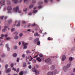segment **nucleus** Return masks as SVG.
I'll return each mask as SVG.
<instances>
[{
	"label": "nucleus",
	"mask_w": 75,
	"mask_h": 75,
	"mask_svg": "<svg viewBox=\"0 0 75 75\" xmlns=\"http://www.w3.org/2000/svg\"><path fill=\"white\" fill-rule=\"evenodd\" d=\"M65 59H66V56H65V55H64L62 57V60L64 61Z\"/></svg>",
	"instance_id": "10"
},
{
	"label": "nucleus",
	"mask_w": 75,
	"mask_h": 75,
	"mask_svg": "<svg viewBox=\"0 0 75 75\" xmlns=\"http://www.w3.org/2000/svg\"><path fill=\"white\" fill-rule=\"evenodd\" d=\"M28 14V15H31V14H32V13H29Z\"/></svg>",
	"instance_id": "59"
},
{
	"label": "nucleus",
	"mask_w": 75,
	"mask_h": 75,
	"mask_svg": "<svg viewBox=\"0 0 75 75\" xmlns=\"http://www.w3.org/2000/svg\"><path fill=\"white\" fill-rule=\"evenodd\" d=\"M2 57H5V55H4V54H2Z\"/></svg>",
	"instance_id": "53"
},
{
	"label": "nucleus",
	"mask_w": 75,
	"mask_h": 75,
	"mask_svg": "<svg viewBox=\"0 0 75 75\" xmlns=\"http://www.w3.org/2000/svg\"><path fill=\"white\" fill-rule=\"evenodd\" d=\"M30 59H31V60H32V59H33V58H32L31 56H30Z\"/></svg>",
	"instance_id": "60"
},
{
	"label": "nucleus",
	"mask_w": 75,
	"mask_h": 75,
	"mask_svg": "<svg viewBox=\"0 0 75 75\" xmlns=\"http://www.w3.org/2000/svg\"><path fill=\"white\" fill-rule=\"evenodd\" d=\"M14 48L15 50H16V49H17V46H14Z\"/></svg>",
	"instance_id": "42"
},
{
	"label": "nucleus",
	"mask_w": 75,
	"mask_h": 75,
	"mask_svg": "<svg viewBox=\"0 0 75 75\" xmlns=\"http://www.w3.org/2000/svg\"><path fill=\"white\" fill-rule=\"evenodd\" d=\"M25 54H23L22 57L23 58H24V57H25Z\"/></svg>",
	"instance_id": "36"
},
{
	"label": "nucleus",
	"mask_w": 75,
	"mask_h": 75,
	"mask_svg": "<svg viewBox=\"0 0 75 75\" xmlns=\"http://www.w3.org/2000/svg\"><path fill=\"white\" fill-rule=\"evenodd\" d=\"M32 1H33V3H35V2H36L35 1V0H32Z\"/></svg>",
	"instance_id": "43"
},
{
	"label": "nucleus",
	"mask_w": 75,
	"mask_h": 75,
	"mask_svg": "<svg viewBox=\"0 0 75 75\" xmlns=\"http://www.w3.org/2000/svg\"><path fill=\"white\" fill-rule=\"evenodd\" d=\"M8 23L10 24V23H11L12 22V20L11 19L8 20Z\"/></svg>",
	"instance_id": "17"
},
{
	"label": "nucleus",
	"mask_w": 75,
	"mask_h": 75,
	"mask_svg": "<svg viewBox=\"0 0 75 75\" xmlns=\"http://www.w3.org/2000/svg\"><path fill=\"white\" fill-rule=\"evenodd\" d=\"M14 12L15 13L17 12V11H18V13H21V11L20 10H19V7L18 6L16 8H14L13 9Z\"/></svg>",
	"instance_id": "1"
},
{
	"label": "nucleus",
	"mask_w": 75,
	"mask_h": 75,
	"mask_svg": "<svg viewBox=\"0 0 75 75\" xmlns=\"http://www.w3.org/2000/svg\"><path fill=\"white\" fill-rule=\"evenodd\" d=\"M22 45L24 46L23 47V49L24 50L25 48L26 49L27 48V45H28V43H25L24 42H22Z\"/></svg>",
	"instance_id": "4"
},
{
	"label": "nucleus",
	"mask_w": 75,
	"mask_h": 75,
	"mask_svg": "<svg viewBox=\"0 0 75 75\" xmlns=\"http://www.w3.org/2000/svg\"><path fill=\"white\" fill-rule=\"evenodd\" d=\"M38 4H42V2H39Z\"/></svg>",
	"instance_id": "54"
},
{
	"label": "nucleus",
	"mask_w": 75,
	"mask_h": 75,
	"mask_svg": "<svg viewBox=\"0 0 75 75\" xmlns=\"http://www.w3.org/2000/svg\"><path fill=\"white\" fill-rule=\"evenodd\" d=\"M47 40H51V41H52V40L53 39H52V38H51L49 37L48 38Z\"/></svg>",
	"instance_id": "22"
},
{
	"label": "nucleus",
	"mask_w": 75,
	"mask_h": 75,
	"mask_svg": "<svg viewBox=\"0 0 75 75\" xmlns=\"http://www.w3.org/2000/svg\"><path fill=\"white\" fill-rule=\"evenodd\" d=\"M13 70L15 71H16V69H14V67H13Z\"/></svg>",
	"instance_id": "51"
},
{
	"label": "nucleus",
	"mask_w": 75,
	"mask_h": 75,
	"mask_svg": "<svg viewBox=\"0 0 75 75\" xmlns=\"http://www.w3.org/2000/svg\"><path fill=\"white\" fill-rule=\"evenodd\" d=\"M15 23H20V21H16Z\"/></svg>",
	"instance_id": "39"
},
{
	"label": "nucleus",
	"mask_w": 75,
	"mask_h": 75,
	"mask_svg": "<svg viewBox=\"0 0 75 75\" xmlns=\"http://www.w3.org/2000/svg\"><path fill=\"white\" fill-rule=\"evenodd\" d=\"M4 17V16H1V20H3V18Z\"/></svg>",
	"instance_id": "40"
},
{
	"label": "nucleus",
	"mask_w": 75,
	"mask_h": 75,
	"mask_svg": "<svg viewBox=\"0 0 75 75\" xmlns=\"http://www.w3.org/2000/svg\"><path fill=\"white\" fill-rule=\"evenodd\" d=\"M6 46L7 48L8 47V44H6Z\"/></svg>",
	"instance_id": "48"
},
{
	"label": "nucleus",
	"mask_w": 75,
	"mask_h": 75,
	"mask_svg": "<svg viewBox=\"0 0 75 75\" xmlns=\"http://www.w3.org/2000/svg\"><path fill=\"white\" fill-rule=\"evenodd\" d=\"M22 23L23 24H25V23H26V22H25V21H23V22H22Z\"/></svg>",
	"instance_id": "50"
},
{
	"label": "nucleus",
	"mask_w": 75,
	"mask_h": 75,
	"mask_svg": "<svg viewBox=\"0 0 75 75\" xmlns=\"http://www.w3.org/2000/svg\"><path fill=\"white\" fill-rule=\"evenodd\" d=\"M45 62H46L48 63V64H51V60L50 59H46L45 60Z\"/></svg>",
	"instance_id": "6"
},
{
	"label": "nucleus",
	"mask_w": 75,
	"mask_h": 75,
	"mask_svg": "<svg viewBox=\"0 0 75 75\" xmlns=\"http://www.w3.org/2000/svg\"><path fill=\"white\" fill-rule=\"evenodd\" d=\"M26 63H23V66L24 67H26Z\"/></svg>",
	"instance_id": "28"
},
{
	"label": "nucleus",
	"mask_w": 75,
	"mask_h": 75,
	"mask_svg": "<svg viewBox=\"0 0 75 75\" xmlns=\"http://www.w3.org/2000/svg\"><path fill=\"white\" fill-rule=\"evenodd\" d=\"M31 26V24H29L28 25V27H30Z\"/></svg>",
	"instance_id": "57"
},
{
	"label": "nucleus",
	"mask_w": 75,
	"mask_h": 75,
	"mask_svg": "<svg viewBox=\"0 0 75 75\" xmlns=\"http://www.w3.org/2000/svg\"><path fill=\"white\" fill-rule=\"evenodd\" d=\"M33 63H35L36 62V60L35 59H33Z\"/></svg>",
	"instance_id": "32"
},
{
	"label": "nucleus",
	"mask_w": 75,
	"mask_h": 75,
	"mask_svg": "<svg viewBox=\"0 0 75 75\" xmlns=\"http://www.w3.org/2000/svg\"><path fill=\"white\" fill-rule=\"evenodd\" d=\"M18 33L17 32H15L14 33V34H15L16 35H17L18 34Z\"/></svg>",
	"instance_id": "30"
},
{
	"label": "nucleus",
	"mask_w": 75,
	"mask_h": 75,
	"mask_svg": "<svg viewBox=\"0 0 75 75\" xmlns=\"http://www.w3.org/2000/svg\"><path fill=\"white\" fill-rule=\"evenodd\" d=\"M27 8H26L25 9H23V11H27Z\"/></svg>",
	"instance_id": "52"
},
{
	"label": "nucleus",
	"mask_w": 75,
	"mask_h": 75,
	"mask_svg": "<svg viewBox=\"0 0 75 75\" xmlns=\"http://www.w3.org/2000/svg\"><path fill=\"white\" fill-rule=\"evenodd\" d=\"M1 37H4V35L3 34H2L1 35Z\"/></svg>",
	"instance_id": "58"
},
{
	"label": "nucleus",
	"mask_w": 75,
	"mask_h": 75,
	"mask_svg": "<svg viewBox=\"0 0 75 75\" xmlns=\"http://www.w3.org/2000/svg\"><path fill=\"white\" fill-rule=\"evenodd\" d=\"M6 39L7 40H10V37H8L6 38Z\"/></svg>",
	"instance_id": "46"
},
{
	"label": "nucleus",
	"mask_w": 75,
	"mask_h": 75,
	"mask_svg": "<svg viewBox=\"0 0 75 75\" xmlns=\"http://www.w3.org/2000/svg\"><path fill=\"white\" fill-rule=\"evenodd\" d=\"M71 63H69L67 64L66 67H63V70L65 71V72H66V71H67V68H69V67L70 66H71Z\"/></svg>",
	"instance_id": "2"
},
{
	"label": "nucleus",
	"mask_w": 75,
	"mask_h": 75,
	"mask_svg": "<svg viewBox=\"0 0 75 75\" xmlns=\"http://www.w3.org/2000/svg\"><path fill=\"white\" fill-rule=\"evenodd\" d=\"M20 23H18L16 25L17 27H18V26H20Z\"/></svg>",
	"instance_id": "41"
},
{
	"label": "nucleus",
	"mask_w": 75,
	"mask_h": 75,
	"mask_svg": "<svg viewBox=\"0 0 75 75\" xmlns=\"http://www.w3.org/2000/svg\"><path fill=\"white\" fill-rule=\"evenodd\" d=\"M7 51H10V48H9V47L7 48Z\"/></svg>",
	"instance_id": "47"
},
{
	"label": "nucleus",
	"mask_w": 75,
	"mask_h": 75,
	"mask_svg": "<svg viewBox=\"0 0 75 75\" xmlns=\"http://www.w3.org/2000/svg\"><path fill=\"white\" fill-rule=\"evenodd\" d=\"M37 7H35L34 8V9H37Z\"/></svg>",
	"instance_id": "61"
},
{
	"label": "nucleus",
	"mask_w": 75,
	"mask_h": 75,
	"mask_svg": "<svg viewBox=\"0 0 75 75\" xmlns=\"http://www.w3.org/2000/svg\"><path fill=\"white\" fill-rule=\"evenodd\" d=\"M40 42L39 41L37 42V45H40Z\"/></svg>",
	"instance_id": "27"
},
{
	"label": "nucleus",
	"mask_w": 75,
	"mask_h": 75,
	"mask_svg": "<svg viewBox=\"0 0 75 75\" xmlns=\"http://www.w3.org/2000/svg\"><path fill=\"white\" fill-rule=\"evenodd\" d=\"M23 33H20L19 35V36L20 37H21L23 36Z\"/></svg>",
	"instance_id": "35"
},
{
	"label": "nucleus",
	"mask_w": 75,
	"mask_h": 75,
	"mask_svg": "<svg viewBox=\"0 0 75 75\" xmlns=\"http://www.w3.org/2000/svg\"><path fill=\"white\" fill-rule=\"evenodd\" d=\"M73 72H75V68H74L73 69Z\"/></svg>",
	"instance_id": "62"
},
{
	"label": "nucleus",
	"mask_w": 75,
	"mask_h": 75,
	"mask_svg": "<svg viewBox=\"0 0 75 75\" xmlns=\"http://www.w3.org/2000/svg\"><path fill=\"white\" fill-rule=\"evenodd\" d=\"M19 60H20V58H18L17 60V62H18L19 61Z\"/></svg>",
	"instance_id": "37"
},
{
	"label": "nucleus",
	"mask_w": 75,
	"mask_h": 75,
	"mask_svg": "<svg viewBox=\"0 0 75 75\" xmlns=\"http://www.w3.org/2000/svg\"><path fill=\"white\" fill-rule=\"evenodd\" d=\"M47 75H53V74L52 72H49L47 73Z\"/></svg>",
	"instance_id": "11"
},
{
	"label": "nucleus",
	"mask_w": 75,
	"mask_h": 75,
	"mask_svg": "<svg viewBox=\"0 0 75 75\" xmlns=\"http://www.w3.org/2000/svg\"><path fill=\"white\" fill-rule=\"evenodd\" d=\"M7 10H9L8 11V13H11V11H10L12 10L11 7V6H8L7 8Z\"/></svg>",
	"instance_id": "5"
},
{
	"label": "nucleus",
	"mask_w": 75,
	"mask_h": 75,
	"mask_svg": "<svg viewBox=\"0 0 75 75\" xmlns=\"http://www.w3.org/2000/svg\"><path fill=\"white\" fill-rule=\"evenodd\" d=\"M19 72V69L18 68L16 70V72Z\"/></svg>",
	"instance_id": "45"
},
{
	"label": "nucleus",
	"mask_w": 75,
	"mask_h": 75,
	"mask_svg": "<svg viewBox=\"0 0 75 75\" xmlns=\"http://www.w3.org/2000/svg\"><path fill=\"white\" fill-rule=\"evenodd\" d=\"M38 11V10H34L33 11V13H37Z\"/></svg>",
	"instance_id": "16"
},
{
	"label": "nucleus",
	"mask_w": 75,
	"mask_h": 75,
	"mask_svg": "<svg viewBox=\"0 0 75 75\" xmlns=\"http://www.w3.org/2000/svg\"><path fill=\"white\" fill-rule=\"evenodd\" d=\"M52 73L53 75H55L57 73V70H55L52 72Z\"/></svg>",
	"instance_id": "9"
},
{
	"label": "nucleus",
	"mask_w": 75,
	"mask_h": 75,
	"mask_svg": "<svg viewBox=\"0 0 75 75\" xmlns=\"http://www.w3.org/2000/svg\"><path fill=\"white\" fill-rule=\"evenodd\" d=\"M13 57H17V54L15 53L13 54Z\"/></svg>",
	"instance_id": "18"
},
{
	"label": "nucleus",
	"mask_w": 75,
	"mask_h": 75,
	"mask_svg": "<svg viewBox=\"0 0 75 75\" xmlns=\"http://www.w3.org/2000/svg\"><path fill=\"white\" fill-rule=\"evenodd\" d=\"M35 74L36 75H38V74H40V72L39 71L36 70V71L35 72Z\"/></svg>",
	"instance_id": "13"
},
{
	"label": "nucleus",
	"mask_w": 75,
	"mask_h": 75,
	"mask_svg": "<svg viewBox=\"0 0 75 75\" xmlns=\"http://www.w3.org/2000/svg\"><path fill=\"white\" fill-rule=\"evenodd\" d=\"M38 8H42V6H40L38 7Z\"/></svg>",
	"instance_id": "49"
},
{
	"label": "nucleus",
	"mask_w": 75,
	"mask_h": 75,
	"mask_svg": "<svg viewBox=\"0 0 75 75\" xmlns=\"http://www.w3.org/2000/svg\"><path fill=\"white\" fill-rule=\"evenodd\" d=\"M14 39H15V40H17L18 38V36H16L14 38Z\"/></svg>",
	"instance_id": "19"
},
{
	"label": "nucleus",
	"mask_w": 75,
	"mask_h": 75,
	"mask_svg": "<svg viewBox=\"0 0 75 75\" xmlns=\"http://www.w3.org/2000/svg\"><path fill=\"white\" fill-rule=\"evenodd\" d=\"M55 66H52L51 67V69H54Z\"/></svg>",
	"instance_id": "23"
},
{
	"label": "nucleus",
	"mask_w": 75,
	"mask_h": 75,
	"mask_svg": "<svg viewBox=\"0 0 75 75\" xmlns=\"http://www.w3.org/2000/svg\"><path fill=\"white\" fill-rule=\"evenodd\" d=\"M28 68H29V69H31V66L30 65V66L28 67Z\"/></svg>",
	"instance_id": "55"
},
{
	"label": "nucleus",
	"mask_w": 75,
	"mask_h": 75,
	"mask_svg": "<svg viewBox=\"0 0 75 75\" xmlns=\"http://www.w3.org/2000/svg\"><path fill=\"white\" fill-rule=\"evenodd\" d=\"M24 72L23 71H21L19 73L20 75H23Z\"/></svg>",
	"instance_id": "15"
},
{
	"label": "nucleus",
	"mask_w": 75,
	"mask_h": 75,
	"mask_svg": "<svg viewBox=\"0 0 75 75\" xmlns=\"http://www.w3.org/2000/svg\"><path fill=\"white\" fill-rule=\"evenodd\" d=\"M11 67H13V66H14V64H11Z\"/></svg>",
	"instance_id": "44"
},
{
	"label": "nucleus",
	"mask_w": 75,
	"mask_h": 75,
	"mask_svg": "<svg viewBox=\"0 0 75 75\" xmlns=\"http://www.w3.org/2000/svg\"><path fill=\"white\" fill-rule=\"evenodd\" d=\"M39 56L40 57H43V55H42V54H39Z\"/></svg>",
	"instance_id": "33"
},
{
	"label": "nucleus",
	"mask_w": 75,
	"mask_h": 75,
	"mask_svg": "<svg viewBox=\"0 0 75 75\" xmlns=\"http://www.w3.org/2000/svg\"><path fill=\"white\" fill-rule=\"evenodd\" d=\"M13 1L15 3H16L18 2V1H17V0H13Z\"/></svg>",
	"instance_id": "21"
},
{
	"label": "nucleus",
	"mask_w": 75,
	"mask_h": 75,
	"mask_svg": "<svg viewBox=\"0 0 75 75\" xmlns=\"http://www.w3.org/2000/svg\"><path fill=\"white\" fill-rule=\"evenodd\" d=\"M32 71H33V72H35L37 71V69H35V68H33L32 69Z\"/></svg>",
	"instance_id": "14"
},
{
	"label": "nucleus",
	"mask_w": 75,
	"mask_h": 75,
	"mask_svg": "<svg viewBox=\"0 0 75 75\" xmlns=\"http://www.w3.org/2000/svg\"><path fill=\"white\" fill-rule=\"evenodd\" d=\"M8 64H6L5 66V67L6 69V72L7 74L8 72H10V71H11V69H8L7 71V68H8Z\"/></svg>",
	"instance_id": "3"
},
{
	"label": "nucleus",
	"mask_w": 75,
	"mask_h": 75,
	"mask_svg": "<svg viewBox=\"0 0 75 75\" xmlns=\"http://www.w3.org/2000/svg\"><path fill=\"white\" fill-rule=\"evenodd\" d=\"M69 60H70V61H72V60H73V59H74V58H73L72 57H71L69 58Z\"/></svg>",
	"instance_id": "20"
},
{
	"label": "nucleus",
	"mask_w": 75,
	"mask_h": 75,
	"mask_svg": "<svg viewBox=\"0 0 75 75\" xmlns=\"http://www.w3.org/2000/svg\"><path fill=\"white\" fill-rule=\"evenodd\" d=\"M44 1L45 3H47L48 2V1L47 0H45Z\"/></svg>",
	"instance_id": "56"
},
{
	"label": "nucleus",
	"mask_w": 75,
	"mask_h": 75,
	"mask_svg": "<svg viewBox=\"0 0 75 75\" xmlns=\"http://www.w3.org/2000/svg\"><path fill=\"white\" fill-rule=\"evenodd\" d=\"M7 34H5L4 35V37H5L6 38V37H7Z\"/></svg>",
	"instance_id": "38"
},
{
	"label": "nucleus",
	"mask_w": 75,
	"mask_h": 75,
	"mask_svg": "<svg viewBox=\"0 0 75 75\" xmlns=\"http://www.w3.org/2000/svg\"><path fill=\"white\" fill-rule=\"evenodd\" d=\"M37 60L39 62H41V59H40V57H38L37 58Z\"/></svg>",
	"instance_id": "12"
},
{
	"label": "nucleus",
	"mask_w": 75,
	"mask_h": 75,
	"mask_svg": "<svg viewBox=\"0 0 75 75\" xmlns=\"http://www.w3.org/2000/svg\"><path fill=\"white\" fill-rule=\"evenodd\" d=\"M33 7H34V5L33 4H31L29 6V8H32Z\"/></svg>",
	"instance_id": "25"
},
{
	"label": "nucleus",
	"mask_w": 75,
	"mask_h": 75,
	"mask_svg": "<svg viewBox=\"0 0 75 75\" xmlns=\"http://www.w3.org/2000/svg\"><path fill=\"white\" fill-rule=\"evenodd\" d=\"M38 57V55H37L36 56H35L34 58H37V57Z\"/></svg>",
	"instance_id": "64"
},
{
	"label": "nucleus",
	"mask_w": 75,
	"mask_h": 75,
	"mask_svg": "<svg viewBox=\"0 0 75 75\" xmlns=\"http://www.w3.org/2000/svg\"><path fill=\"white\" fill-rule=\"evenodd\" d=\"M12 32H13L14 31H15V29L14 28H13L11 30Z\"/></svg>",
	"instance_id": "34"
},
{
	"label": "nucleus",
	"mask_w": 75,
	"mask_h": 75,
	"mask_svg": "<svg viewBox=\"0 0 75 75\" xmlns=\"http://www.w3.org/2000/svg\"><path fill=\"white\" fill-rule=\"evenodd\" d=\"M7 29L6 28H4V29L2 30V31L3 32H5V31H6Z\"/></svg>",
	"instance_id": "29"
},
{
	"label": "nucleus",
	"mask_w": 75,
	"mask_h": 75,
	"mask_svg": "<svg viewBox=\"0 0 75 75\" xmlns=\"http://www.w3.org/2000/svg\"><path fill=\"white\" fill-rule=\"evenodd\" d=\"M36 25H35V23H34L33 24H32L31 25L32 27H34V26H35Z\"/></svg>",
	"instance_id": "24"
},
{
	"label": "nucleus",
	"mask_w": 75,
	"mask_h": 75,
	"mask_svg": "<svg viewBox=\"0 0 75 75\" xmlns=\"http://www.w3.org/2000/svg\"><path fill=\"white\" fill-rule=\"evenodd\" d=\"M38 41H39V39L38 38H37L34 40L33 42L34 44H36V43Z\"/></svg>",
	"instance_id": "7"
},
{
	"label": "nucleus",
	"mask_w": 75,
	"mask_h": 75,
	"mask_svg": "<svg viewBox=\"0 0 75 75\" xmlns=\"http://www.w3.org/2000/svg\"><path fill=\"white\" fill-rule=\"evenodd\" d=\"M31 52L30 51V50H28L26 51V53L27 54H28V53H30Z\"/></svg>",
	"instance_id": "31"
},
{
	"label": "nucleus",
	"mask_w": 75,
	"mask_h": 75,
	"mask_svg": "<svg viewBox=\"0 0 75 75\" xmlns=\"http://www.w3.org/2000/svg\"><path fill=\"white\" fill-rule=\"evenodd\" d=\"M5 1L4 0H2L0 2V4L1 6H3V5H4L5 4L4 2Z\"/></svg>",
	"instance_id": "8"
},
{
	"label": "nucleus",
	"mask_w": 75,
	"mask_h": 75,
	"mask_svg": "<svg viewBox=\"0 0 75 75\" xmlns=\"http://www.w3.org/2000/svg\"><path fill=\"white\" fill-rule=\"evenodd\" d=\"M31 31V29H30L28 30V31Z\"/></svg>",
	"instance_id": "63"
},
{
	"label": "nucleus",
	"mask_w": 75,
	"mask_h": 75,
	"mask_svg": "<svg viewBox=\"0 0 75 75\" xmlns=\"http://www.w3.org/2000/svg\"><path fill=\"white\" fill-rule=\"evenodd\" d=\"M34 35L35 37H36V36H39V35L38 34V33H35Z\"/></svg>",
	"instance_id": "26"
}]
</instances>
